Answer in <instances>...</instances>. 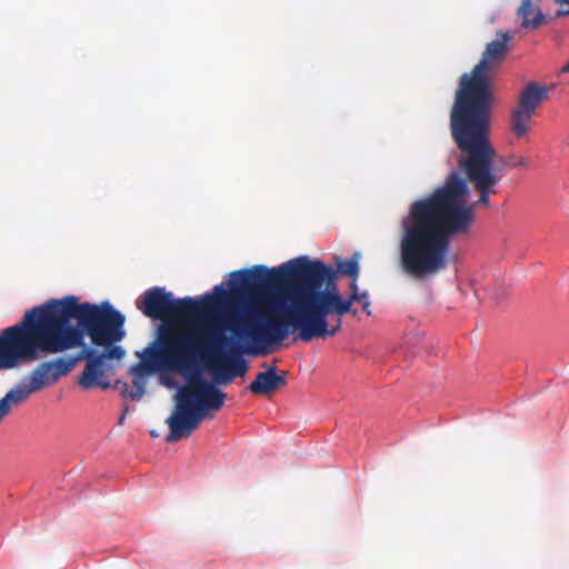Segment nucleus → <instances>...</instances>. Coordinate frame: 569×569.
Instances as JSON below:
<instances>
[{
	"instance_id": "1",
	"label": "nucleus",
	"mask_w": 569,
	"mask_h": 569,
	"mask_svg": "<svg viewBox=\"0 0 569 569\" xmlns=\"http://www.w3.org/2000/svg\"><path fill=\"white\" fill-rule=\"evenodd\" d=\"M229 289L241 300L259 296L269 289L287 287L264 303L250 308L242 317L224 321L237 341H250L257 348L280 345L290 333L295 340L309 342L315 338L335 336L341 328L342 316H357L352 303L361 305L371 316L368 291L345 299L337 284L335 269L321 260L300 256L279 267L268 269L256 264L229 274Z\"/></svg>"
},
{
	"instance_id": "2",
	"label": "nucleus",
	"mask_w": 569,
	"mask_h": 569,
	"mask_svg": "<svg viewBox=\"0 0 569 569\" xmlns=\"http://www.w3.org/2000/svg\"><path fill=\"white\" fill-rule=\"evenodd\" d=\"M124 316L108 301L79 302L76 296L50 299L27 310L22 319L0 332V371L86 346L108 347L123 336Z\"/></svg>"
},
{
	"instance_id": "3",
	"label": "nucleus",
	"mask_w": 569,
	"mask_h": 569,
	"mask_svg": "<svg viewBox=\"0 0 569 569\" xmlns=\"http://www.w3.org/2000/svg\"><path fill=\"white\" fill-rule=\"evenodd\" d=\"M472 221L467 180L453 171L431 196L412 202L409 216L402 220L403 270L425 278L446 269L451 237L466 232Z\"/></svg>"
},
{
	"instance_id": "4",
	"label": "nucleus",
	"mask_w": 569,
	"mask_h": 569,
	"mask_svg": "<svg viewBox=\"0 0 569 569\" xmlns=\"http://www.w3.org/2000/svg\"><path fill=\"white\" fill-rule=\"evenodd\" d=\"M201 329L181 330L173 325L159 329L154 347H149L140 355L136 365L139 375H151L159 370H169L184 375L187 383L174 396V409L166 420L169 433L167 442H174L190 437L201 421L219 411L227 395L214 383L202 378L197 358L203 346Z\"/></svg>"
},
{
	"instance_id": "5",
	"label": "nucleus",
	"mask_w": 569,
	"mask_h": 569,
	"mask_svg": "<svg viewBox=\"0 0 569 569\" xmlns=\"http://www.w3.org/2000/svg\"><path fill=\"white\" fill-rule=\"evenodd\" d=\"M489 58H498V40L489 42L471 72L460 77L450 112L451 136L463 153L458 159L459 169L475 182L482 203L488 202V192L495 182L490 171L493 149L488 139L491 103Z\"/></svg>"
},
{
	"instance_id": "6",
	"label": "nucleus",
	"mask_w": 569,
	"mask_h": 569,
	"mask_svg": "<svg viewBox=\"0 0 569 569\" xmlns=\"http://www.w3.org/2000/svg\"><path fill=\"white\" fill-rule=\"evenodd\" d=\"M207 338L210 348L204 358L216 383H228L233 378L243 377L247 373L249 366L242 355L244 352L256 355L257 350H248L217 331L208 335Z\"/></svg>"
},
{
	"instance_id": "7",
	"label": "nucleus",
	"mask_w": 569,
	"mask_h": 569,
	"mask_svg": "<svg viewBox=\"0 0 569 569\" xmlns=\"http://www.w3.org/2000/svg\"><path fill=\"white\" fill-rule=\"evenodd\" d=\"M208 301H211V297L202 302L189 297L176 299L163 287H153L139 297L136 306L151 319H187L201 313Z\"/></svg>"
},
{
	"instance_id": "8",
	"label": "nucleus",
	"mask_w": 569,
	"mask_h": 569,
	"mask_svg": "<svg viewBox=\"0 0 569 569\" xmlns=\"http://www.w3.org/2000/svg\"><path fill=\"white\" fill-rule=\"evenodd\" d=\"M549 88L531 81L519 93L518 103L511 110L509 130L516 140L523 139L530 131L537 108L547 98Z\"/></svg>"
},
{
	"instance_id": "9",
	"label": "nucleus",
	"mask_w": 569,
	"mask_h": 569,
	"mask_svg": "<svg viewBox=\"0 0 569 569\" xmlns=\"http://www.w3.org/2000/svg\"><path fill=\"white\" fill-rule=\"evenodd\" d=\"M76 363L77 359H70V357L42 361L29 373L27 379L32 383V389L40 391L47 386L57 383L61 377L67 376Z\"/></svg>"
},
{
	"instance_id": "10",
	"label": "nucleus",
	"mask_w": 569,
	"mask_h": 569,
	"mask_svg": "<svg viewBox=\"0 0 569 569\" xmlns=\"http://www.w3.org/2000/svg\"><path fill=\"white\" fill-rule=\"evenodd\" d=\"M70 359L79 360L86 359L87 363L79 378V385L83 389H91L99 387L101 389L109 388L110 383L106 380L104 372L102 369L103 357H98L94 349L88 346H81V350L77 357H70Z\"/></svg>"
},
{
	"instance_id": "11",
	"label": "nucleus",
	"mask_w": 569,
	"mask_h": 569,
	"mask_svg": "<svg viewBox=\"0 0 569 569\" xmlns=\"http://www.w3.org/2000/svg\"><path fill=\"white\" fill-rule=\"evenodd\" d=\"M286 372L277 371L276 367H268L266 371L258 372L254 380L246 388L256 396H268L286 386Z\"/></svg>"
},
{
	"instance_id": "12",
	"label": "nucleus",
	"mask_w": 569,
	"mask_h": 569,
	"mask_svg": "<svg viewBox=\"0 0 569 569\" xmlns=\"http://www.w3.org/2000/svg\"><path fill=\"white\" fill-rule=\"evenodd\" d=\"M541 2L542 0H521L517 9L521 28L537 30L546 23V16L540 8Z\"/></svg>"
},
{
	"instance_id": "13",
	"label": "nucleus",
	"mask_w": 569,
	"mask_h": 569,
	"mask_svg": "<svg viewBox=\"0 0 569 569\" xmlns=\"http://www.w3.org/2000/svg\"><path fill=\"white\" fill-rule=\"evenodd\" d=\"M335 271L336 273L339 272L350 278H358L359 264L357 256L355 254L346 261L339 260L337 263V270Z\"/></svg>"
},
{
	"instance_id": "14",
	"label": "nucleus",
	"mask_w": 569,
	"mask_h": 569,
	"mask_svg": "<svg viewBox=\"0 0 569 569\" xmlns=\"http://www.w3.org/2000/svg\"><path fill=\"white\" fill-rule=\"evenodd\" d=\"M136 366L131 368V371L136 375L132 379V389L128 392V397L133 400H140L146 392V381L143 379L144 375H139L136 370Z\"/></svg>"
},
{
	"instance_id": "15",
	"label": "nucleus",
	"mask_w": 569,
	"mask_h": 569,
	"mask_svg": "<svg viewBox=\"0 0 569 569\" xmlns=\"http://www.w3.org/2000/svg\"><path fill=\"white\" fill-rule=\"evenodd\" d=\"M104 348H106V351L101 355H98V357H103V361L106 359L120 360L124 356V350L119 346L109 345L108 347H104Z\"/></svg>"
},
{
	"instance_id": "16",
	"label": "nucleus",
	"mask_w": 569,
	"mask_h": 569,
	"mask_svg": "<svg viewBox=\"0 0 569 569\" xmlns=\"http://www.w3.org/2000/svg\"><path fill=\"white\" fill-rule=\"evenodd\" d=\"M499 162H500V167L501 166L516 167V166L522 164L523 163V159L521 157L520 158H515V161L511 162V161L505 160V158L500 156Z\"/></svg>"
},
{
	"instance_id": "17",
	"label": "nucleus",
	"mask_w": 569,
	"mask_h": 569,
	"mask_svg": "<svg viewBox=\"0 0 569 569\" xmlns=\"http://www.w3.org/2000/svg\"><path fill=\"white\" fill-rule=\"evenodd\" d=\"M517 33H518L517 31L500 32V40H502V42L509 43L511 40H513L516 38Z\"/></svg>"
},
{
	"instance_id": "18",
	"label": "nucleus",
	"mask_w": 569,
	"mask_h": 569,
	"mask_svg": "<svg viewBox=\"0 0 569 569\" xmlns=\"http://www.w3.org/2000/svg\"><path fill=\"white\" fill-rule=\"evenodd\" d=\"M509 50H510L509 43L502 42V40H500V62L506 58Z\"/></svg>"
},
{
	"instance_id": "19",
	"label": "nucleus",
	"mask_w": 569,
	"mask_h": 569,
	"mask_svg": "<svg viewBox=\"0 0 569 569\" xmlns=\"http://www.w3.org/2000/svg\"><path fill=\"white\" fill-rule=\"evenodd\" d=\"M349 290H350L349 296L361 295V292H359V289H358L357 278H351V282L349 284Z\"/></svg>"
},
{
	"instance_id": "20",
	"label": "nucleus",
	"mask_w": 569,
	"mask_h": 569,
	"mask_svg": "<svg viewBox=\"0 0 569 569\" xmlns=\"http://www.w3.org/2000/svg\"><path fill=\"white\" fill-rule=\"evenodd\" d=\"M562 73L569 72V61L561 68L560 70Z\"/></svg>"
},
{
	"instance_id": "21",
	"label": "nucleus",
	"mask_w": 569,
	"mask_h": 569,
	"mask_svg": "<svg viewBox=\"0 0 569 569\" xmlns=\"http://www.w3.org/2000/svg\"><path fill=\"white\" fill-rule=\"evenodd\" d=\"M214 292H223L222 286H216L214 287Z\"/></svg>"
},
{
	"instance_id": "22",
	"label": "nucleus",
	"mask_w": 569,
	"mask_h": 569,
	"mask_svg": "<svg viewBox=\"0 0 569 569\" xmlns=\"http://www.w3.org/2000/svg\"><path fill=\"white\" fill-rule=\"evenodd\" d=\"M123 419H124V416H122V417L120 418V421H119V422H120V423H122Z\"/></svg>"
},
{
	"instance_id": "23",
	"label": "nucleus",
	"mask_w": 569,
	"mask_h": 569,
	"mask_svg": "<svg viewBox=\"0 0 569 569\" xmlns=\"http://www.w3.org/2000/svg\"><path fill=\"white\" fill-rule=\"evenodd\" d=\"M151 436L152 437H157L156 432L154 431H151Z\"/></svg>"
},
{
	"instance_id": "24",
	"label": "nucleus",
	"mask_w": 569,
	"mask_h": 569,
	"mask_svg": "<svg viewBox=\"0 0 569 569\" xmlns=\"http://www.w3.org/2000/svg\"><path fill=\"white\" fill-rule=\"evenodd\" d=\"M566 142L569 144V137L567 138Z\"/></svg>"
}]
</instances>
